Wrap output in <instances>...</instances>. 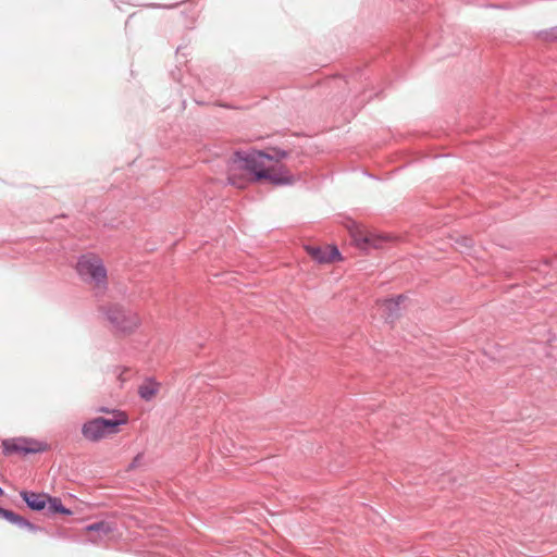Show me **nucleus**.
Returning a JSON list of instances; mask_svg holds the SVG:
<instances>
[{
    "label": "nucleus",
    "mask_w": 557,
    "mask_h": 557,
    "mask_svg": "<svg viewBox=\"0 0 557 557\" xmlns=\"http://www.w3.org/2000/svg\"><path fill=\"white\" fill-rule=\"evenodd\" d=\"M267 160L268 161H281L289 156V151L283 150L277 147H271L268 149V152H265Z\"/></svg>",
    "instance_id": "obj_15"
},
{
    "label": "nucleus",
    "mask_w": 557,
    "mask_h": 557,
    "mask_svg": "<svg viewBox=\"0 0 557 557\" xmlns=\"http://www.w3.org/2000/svg\"><path fill=\"white\" fill-rule=\"evenodd\" d=\"M258 177L260 181H268L274 186L292 185L296 182L295 176L285 165H280L277 170L267 168L265 171H259Z\"/></svg>",
    "instance_id": "obj_7"
},
{
    "label": "nucleus",
    "mask_w": 557,
    "mask_h": 557,
    "mask_svg": "<svg viewBox=\"0 0 557 557\" xmlns=\"http://www.w3.org/2000/svg\"><path fill=\"white\" fill-rule=\"evenodd\" d=\"M159 388L160 384L149 379L138 387V394L144 400L149 401L157 395Z\"/></svg>",
    "instance_id": "obj_12"
},
{
    "label": "nucleus",
    "mask_w": 557,
    "mask_h": 557,
    "mask_svg": "<svg viewBox=\"0 0 557 557\" xmlns=\"http://www.w3.org/2000/svg\"><path fill=\"white\" fill-rule=\"evenodd\" d=\"M3 445V453L5 455H12V454H36V453H42L47 449V444L30 440V438H16V440H5L2 443Z\"/></svg>",
    "instance_id": "obj_5"
},
{
    "label": "nucleus",
    "mask_w": 557,
    "mask_h": 557,
    "mask_svg": "<svg viewBox=\"0 0 557 557\" xmlns=\"http://www.w3.org/2000/svg\"><path fill=\"white\" fill-rule=\"evenodd\" d=\"M539 37L544 41H557V26L540 32Z\"/></svg>",
    "instance_id": "obj_16"
},
{
    "label": "nucleus",
    "mask_w": 557,
    "mask_h": 557,
    "mask_svg": "<svg viewBox=\"0 0 557 557\" xmlns=\"http://www.w3.org/2000/svg\"><path fill=\"white\" fill-rule=\"evenodd\" d=\"M79 276L87 283L92 284L99 293L107 289V270L102 260L95 255L82 256L76 264Z\"/></svg>",
    "instance_id": "obj_2"
},
{
    "label": "nucleus",
    "mask_w": 557,
    "mask_h": 557,
    "mask_svg": "<svg viewBox=\"0 0 557 557\" xmlns=\"http://www.w3.org/2000/svg\"><path fill=\"white\" fill-rule=\"evenodd\" d=\"M351 238L355 245L363 251L382 248L386 242L385 237L375 235L359 227L351 230Z\"/></svg>",
    "instance_id": "obj_6"
},
{
    "label": "nucleus",
    "mask_w": 557,
    "mask_h": 557,
    "mask_svg": "<svg viewBox=\"0 0 557 557\" xmlns=\"http://www.w3.org/2000/svg\"><path fill=\"white\" fill-rule=\"evenodd\" d=\"M465 240L467 242V245H469V246L472 244V239L471 238H466Z\"/></svg>",
    "instance_id": "obj_19"
},
{
    "label": "nucleus",
    "mask_w": 557,
    "mask_h": 557,
    "mask_svg": "<svg viewBox=\"0 0 557 557\" xmlns=\"http://www.w3.org/2000/svg\"><path fill=\"white\" fill-rule=\"evenodd\" d=\"M20 496L29 509L40 511L46 508L49 495L24 490L20 492Z\"/></svg>",
    "instance_id": "obj_11"
},
{
    "label": "nucleus",
    "mask_w": 557,
    "mask_h": 557,
    "mask_svg": "<svg viewBox=\"0 0 557 557\" xmlns=\"http://www.w3.org/2000/svg\"><path fill=\"white\" fill-rule=\"evenodd\" d=\"M143 460H144V454L143 453L137 454L134 457V459L132 460V462L128 465L127 471H133V470L141 467L143 466Z\"/></svg>",
    "instance_id": "obj_17"
},
{
    "label": "nucleus",
    "mask_w": 557,
    "mask_h": 557,
    "mask_svg": "<svg viewBox=\"0 0 557 557\" xmlns=\"http://www.w3.org/2000/svg\"><path fill=\"white\" fill-rule=\"evenodd\" d=\"M265 151H235L230 160L227 182L237 188H245L249 182H260L259 171H265Z\"/></svg>",
    "instance_id": "obj_1"
},
{
    "label": "nucleus",
    "mask_w": 557,
    "mask_h": 557,
    "mask_svg": "<svg viewBox=\"0 0 557 557\" xmlns=\"http://www.w3.org/2000/svg\"><path fill=\"white\" fill-rule=\"evenodd\" d=\"M47 504H48V513L50 515H55V513H61V515H72V511L64 507L61 499L58 498V497H51V496H48V499H47Z\"/></svg>",
    "instance_id": "obj_13"
},
{
    "label": "nucleus",
    "mask_w": 557,
    "mask_h": 557,
    "mask_svg": "<svg viewBox=\"0 0 557 557\" xmlns=\"http://www.w3.org/2000/svg\"><path fill=\"white\" fill-rule=\"evenodd\" d=\"M113 530V524L108 521H98L86 527L88 539L92 542L102 540L104 536L112 533Z\"/></svg>",
    "instance_id": "obj_10"
},
{
    "label": "nucleus",
    "mask_w": 557,
    "mask_h": 557,
    "mask_svg": "<svg viewBox=\"0 0 557 557\" xmlns=\"http://www.w3.org/2000/svg\"><path fill=\"white\" fill-rule=\"evenodd\" d=\"M308 255L319 263H332L341 259V253L335 246H306Z\"/></svg>",
    "instance_id": "obj_8"
},
{
    "label": "nucleus",
    "mask_w": 557,
    "mask_h": 557,
    "mask_svg": "<svg viewBox=\"0 0 557 557\" xmlns=\"http://www.w3.org/2000/svg\"><path fill=\"white\" fill-rule=\"evenodd\" d=\"M126 421L124 413H120L119 417L113 419L95 418L83 424L82 434L88 441L98 442L106 436L117 433L119 426L125 424Z\"/></svg>",
    "instance_id": "obj_4"
},
{
    "label": "nucleus",
    "mask_w": 557,
    "mask_h": 557,
    "mask_svg": "<svg viewBox=\"0 0 557 557\" xmlns=\"http://www.w3.org/2000/svg\"><path fill=\"white\" fill-rule=\"evenodd\" d=\"M10 522L17 525L18 528L27 529L29 532H37L40 530V528L38 525L34 524L26 518L15 513V512Z\"/></svg>",
    "instance_id": "obj_14"
},
{
    "label": "nucleus",
    "mask_w": 557,
    "mask_h": 557,
    "mask_svg": "<svg viewBox=\"0 0 557 557\" xmlns=\"http://www.w3.org/2000/svg\"><path fill=\"white\" fill-rule=\"evenodd\" d=\"M3 495V490L0 487V496Z\"/></svg>",
    "instance_id": "obj_20"
},
{
    "label": "nucleus",
    "mask_w": 557,
    "mask_h": 557,
    "mask_svg": "<svg viewBox=\"0 0 557 557\" xmlns=\"http://www.w3.org/2000/svg\"><path fill=\"white\" fill-rule=\"evenodd\" d=\"M14 515V511L12 510H9V509H4L0 506V517H2L3 519L8 520L9 522L11 521L12 517Z\"/></svg>",
    "instance_id": "obj_18"
},
{
    "label": "nucleus",
    "mask_w": 557,
    "mask_h": 557,
    "mask_svg": "<svg viewBox=\"0 0 557 557\" xmlns=\"http://www.w3.org/2000/svg\"><path fill=\"white\" fill-rule=\"evenodd\" d=\"M406 299L404 295L385 299L381 304L382 317L387 323H393L400 315V304Z\"/></svg>",
    "instance_id": "obj_9"
},
{
    "label": "nucleus",
    "mask_w": 557,
    "mask_h": 557,
    "mask_svg": "<svg viewBox=\"0 0 557 557\" xmlns=\"http://www.w3.org/2000/svg\"><path fill=\"white\" fill-rule=\"evenodd\" d=\"M99 310L116 332L131 333L139 324L138 315L119 304L103 305L99 307Z\"/></svg>",
    "instance_id": "obj_3"
}]
</instances>
